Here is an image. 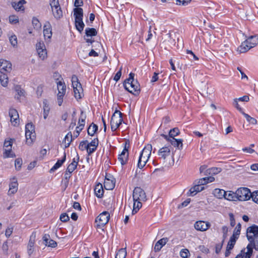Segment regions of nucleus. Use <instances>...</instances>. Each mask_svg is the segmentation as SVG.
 <instances>
[{
  "label": "nucleus",
  "instance_id": "obj_1",
  "mask_svg": "<svg viewBox=\"0 0 258 258\" xmlns=\"http://www.w3.org/2000/svg\"><path fill=\"white\" fill-rule=\"evenodd\" d=\"M25 137L26 144L28 145H31L35 140V126L32 122L25 125Z\"/></svg>",
  "mask_w": 258,
  "mask_h": 258
},
{
  "label": "nucleus",
  "instance_id": "obj_2",
  "mask_svg": "<svg viewBox=\"0 0 258 258\" xmlns=\"http://www.w3.org/2000/svg\"><path fill=\"white\" fill-rule=\"evenodd\" d=\"M236 199L240 201H245L251 198L252 193L247 187H240L235 191Z\"/></svg>",
  "mask_w": 258,
  "mask_h": 258
},
{
  "label": "nucleus",
  "instance_id": "obj_3",
  "mask_svg": "<svg viewBox=\"0 0 258 258\" xmlns=\"http://www.w3.org/2000/svg\"><path fill=\"white\" fill-rule=\"evenodd\" d=\"M249 236L252 238L254 242L258 244V226L253 224L247 228L246 237L247 239ZM256 247L258 248V245Z\"/></svg>",
  "mask_w": 258,
  "mask_h": 258
},
{
  "label": "nucleus",
  "instance_id": "obj_4",
  "mask_svg": "<svg viewBox=\"0 0 258 258\" xmlns=\"http://www.w3.org/2000/svg\"><path fill=\"white\" fill-rule=\"evenodd\" d=\"M134 202L142 201H145L147 200L146 195L144 190L140 187H136L134 188L133 193Z\"/></svg>",
  "mask_w": 258,
  "mask_h": 258
},
{
  "label": "nucleus",
  "instance_id": "obj_5",
  "mask_svg": "<svg viewBox=\"0 0 258 258\" xmlns=\"http://www.w3.org/2000/svg\"><path fill=\"white\" fill-rule=\"evenodd\" d=\"M110 214L108 212L104 211L101 213L96 219V222L98 223L97 227H103L109 221Z\"/></svg>",
  "mask_w": 258,
  "mask_h": 258
},
{
  "label": "nucleus",
  "instance_id": "obj_6",
  "mask_svg": "<svg viewBox=\"0 0 258 258\" xmlns=\"http://www.w3.org/2000/svg\"><path fill=\"white\" fill-rule=\"evenodd\" d=\"M12 70L11 63L5 59H0V72L1 73H10Z\"/></svg>",
  "mask_w": 258,
  "mask_h": 258
},
{
  "label": "nucleus",
  "instance_id": "obj_7",
  "mask_svg": "<svg viewBox=\"0 0 258 258\" xmlns=\"http://www.w3.org/2000/svg\"><path fill=\"white\" fill-rule=\"evenodd\" d=\"M11 121L14 126H17L19 121V116L17 110L14 108H10L9 112Z\"/></svg>",
  "mask_w": 258,
  "mask_h": 258
},
{
  "label": "nucleus",
  "instance_id": "obj_8",
  "mask_svg": "<svg viewBox=\"0 0 258 258\" xmlns=\"http://www.w3.org/2000/svg\"><path fill=\"white\" fill-rule=\"evenodd\" d=\"M194 226L197 230L205 231L210 227L211 224L209 222L199 221L195 223Z\"/></svg>",
  "mask_w": 258,
  "mask_h": 258
},
{
  "label": "nucleus",
  "instance_id": "obj_9",
  "mask_svg": "<svg viewBox=\"0 0 258 258\" xmlns=\"http://www.w3.org/2000/svg\"><path fill=\"white\" fill-rule=\"evenodd\" d=\"M122 115L123 113L120 111L116 110L111 116V123L114 122L120 125L123 121Z\"/></svg>",
  "mask_w": 258,
  "mask_h": 258
},
{
  "label": "nucleus",
  "instance_id": "obj_10",
  "mask_svg": "<svg viewBox=\"0 0 258 258\" xmlns=\"http://www.w3.org/2000/svg\"><path fill=\"white\" fill-rule=\"evenodd\" d=\"M162 136L164 137L167 141H168L172 145L175 147L178 148L179 149L182 148V140L181 139H175L174 138L169 139L167 136L162 134Z\"/></svg>",
  "mask_w": 258,
  "mask_h": 258
},
{
  "label": "nucleus",
  "instance_id": "obj_11",
  "mask_svg": "<svg viewBox=\"0 0 258 258\" xmlns=\"http://www.w3.org/2000/svg\"><path fill=\"white\" fill-rule=\"evenodd\" d=\"M130 86L131 88V90L129 89L128 92L134 94L135 96H138L140 93V84L138 82L137 80H136L135 82H131L130 84Z\"/></svg>",
  "mask_w": 258,
  "mask_h": 258
},
{
  "label": "nucleus",
  "instance_id": "obj_12",
  "mask_svg": "<svg viewBox=\"0 0 258 258\" xmlns=\"http://www.w3.org/2000/svg\"><path fill=\"white\" fill-rule=\"evenodd\" d=\"M128 158V149L126 146L122 150L120 154L119 155L118 160L120 161L121 165L126 164Z\"/></svg>",
  "mask_w": 258,
  "mask_h": 258
},
{
  "label": "nucleus",
  "instance_id": "obj_13",
  "mask_svg": "<svg viewBox=\"0 0 258 258\" xmlns=\"http://www.w3.org/2000/svg\"><path fill=\"white\" fill-rule=\"evenodd\" d=\"M43 240L46 246L51 247H55L57 246L56 242L50 239V235L49 234H44L43 236Z\"/></svg>",
  "mask_w": 258,
  "mask_h": 258
},
{
  "label": "nucleus",
  "instance_id": "obj_14",
  "mask_svg": "<svg viewBox=\"0 0 258 258\" xmlns=\"http://www.w3.org/2000/svg\"><path fill=\"white\" fill-rule=\"evenodd\" d=\"M168 240L169 239L167 237H164L159 240L155 245L154 250L155 252L160 251L162 247L168 241Z\"/></svg>",
  "mask_w": 258,
  "mask_h": 258
},
{
  "label": "nucleus",
  "instance_id": "obj_15",
  "mask_svg": "<svg viewBox=\"0 0 258 258\" xmlns=\"http://www.w3.org/2000/svg\"><path fill=\"white\" fill-rule=\"evenodd\" d=\"M79 160V156L77 154V158H74L72 162L69 165L67 168V172L72 173L77 168Z\"/></svg>",
  "mask_w": 258,
  "mask_h": 258
},
{
  "label": "nucleus",
  "instance_id": "obj_16",
  "mask_svg": "<svg viewBox=\"0 0 258 258\" xmlns=\"http://www.w3.org/2000/svg\"><path fill=\"white\" fill-rule=\"evenodd\" d=\"M13 181L9 185V194H14L18 190V183L16 177L13 178Z\"/></svg>",
  "mask_w": 258,
  "mask_h": 258
},
{
  "label": "nucleus",
  "instance_id": "obj_17",
  "mask_svg": "<svg viewBox=\"0 0 258 258\" xmlns=\"http://www.w3.org/2000/svg\"><path fill=\"white\" fill-rule=\"evenodd\" d=\"M152 150V145L150 144H148L144 147L142 152L141 153L140 156H141V158H142L143 156L149 159L151 155Z\"/></svg>",
  "mask_w": 258,
  "mask_h": 258
},
{
  "label": "nucleus",
  "instance_id": "obj_18",
  "mask_svg": "<svg viewBox=\"0 0 258 258\" xmlns=\"http://www.w3.org/2000/svg\"><path fill=\"white\" fill-rule=\"evenodd\" d=\"M43 34L45 38L47 37L48 39H50L51 38V28L50 24L49 22H47L44 26Z\"/></svg>",
  "mask_w": 258,
  "mask_h": 258
},
{
  "label": "nucleus",
  "instance_id": "obj_19",
  "mask_svg": "<svg viewBox=\"0 0 258 258\" xmlns=\"http://www.w3.org/2000/svg\"><path fill=\"white\" fill-rule=\"evenodd\" d=\"M35 237V235L33 236V234H32L30 236V240L28 244L27 252L29 256H31L34 251Z\"/></svg>",
  "mask_w": 258,
  "mask_h": 258
},
{
  "label": "nucleus",
  "instance_id": "obj_20",
  "mask_svg": "<svg viewBox=\"0 0 258 258\" xmlns=\"http://www.w3.org/2000/svg\"><path fill=\"white\" fill-rule=\"evenodd\" d=\"M66 160V153L65 151L63 153V156L61 159L58 160L54 165L50 169L49 172H54L55 170L59 168Z\"/></svg>",
  "mask_w": 258,
  "mask_h": 258
},
{
  "label": "nucleus",
  "instance_id": "obj_21",
  "mask_svg": "<svg viewBox=\"0 0 258 258\" xmlns=\"http://www.w3.org/2000/svg\"><path fill=\"white\" fill-rule=\"evenodd\" d=\"M115 186V181L113 179H110L107 177H105L104 182V187L107 190H111Z\"/></svg>",
  "mask_w": 258,
  "mask_h": 258
},
{
  "label": "nucleus",
  "instance_id": "obj_22",
  "mask_svg": "<svg viewBox=\"0 0 258 258\" xmlns=\"http://www.w3.org/2000/svg\"><path fill=\"white\" fill-rule=\"evenodd\" d=\"M74 89V97L76 99H80L83 94V88L82 85H78V86L73 87Z\"/></svg>",
  "mask_w": 258,
  "mask_h": 258
},
{
  "label": "nucleus",
  "instance_id": "obj_23",
  "mask_svg": "<svg viewBox=\"0 0 258 258\" xmlns=\"http://www.w3.org/2000/svg\"><path fill=\"white\" fill-rule=\"evenodd\" d=\"M246 41L247 42L249 46H251V48L255 47L258 44V35L249 36Z\"/></svg>",
  "mask_w": 258,
  "mask_h": 258
},
{
  "label": "nucleus",
  "instance_id": "obj_24",
  "mask_svg": "<svg viewBox=\"0 0 258 258\" xmlns=\"http://www.w3.org/2000/svg\"><path fill=\"white\" fill-rule=\"evenodd\" d=\"M170 154V150L169 147H164L161 148L158 151L159 156L163 159H165L166 157L169 156Z\"/></svg>",
  "mask_w": 258,
  "mask_h": 258
},
{
  "label": "nucleus",
  "instance_id": "obj_25",
  "mask_svg": "<svg viewBox=\"0 0 258 258\" xmlns=\"http://www.w3.org/2000/svg\"><path fill=\"white\" fill-rule=\"evenodd\" d=\"M74 16L75 20L83 19V10L81 8H75L74 9Z\"/></svg>",
  "mask_w": 258,
  "mask_h": 258
},
{
  "label": "nucleus",
  "instance_id": "obj_26",
  "mask_svg": "<svg viewBox=\"0 0 258 258\" xmlns=\"http://www.w3.org/2000/svg\"><path fill=\"white\" fill-rule=\"evenodd\" d=\"M94 192L96 197L101 198L103 197L104 190L102 185L101 183H98L96 185L94 188Z\"/></svg>",
  "mask_w": 258,
  "mask_h": 258
},
{
  "label": "nucleus",
  "instance_id": "obj_27",
  "mask_svg": "<svg viewBox=\"0 0 258 258\" xmlns=\"http://www.w3.org/2000/svg\"><path fill=\"white\" fill-rule=\"evenodd\" d=\"M250 48H251V46H249L247 43V42L245 40L241 43L240 46L238 47V51H239L240 53H245Z\"/></svg>",
  "mask_w": 258,
  "mask_h": 258
},
{
  "label": "nucleus",
  "instance_id": "obj_28",
  "mask_svg": "<svg viewBox=\"0 0 258 258\" xmlns=\"http://www.w3.org/2000/svg\"><path fill=\"white\" fill-rule=\"evenodd\" d=\"M43 117L44 119H46L49 114L50 108L49 107V104L48 103V101L46 99L43 100Z\"/></svg>",
  "mask_w": 258,
  "mask_h": 258
},
{
  "label": "nucleus",
  "instance_id": "obj_29",
  "mask_svg": "<svg viewBox=\"0 0 258 258\" xmlns=\"http://www.w3.org/2000/svg\"><path fill=\"white\" fill-rule=\"evenodd\" d=\"M75 27L76 29L80 33L84 30L85 24L83 19L75 20Z\"/></svg>",
  "mask_w": 258,
  "mask_h": 258
},
{
  "label": "nucleus",
  "instance_id": "obj_30",
  "mask_svg": "<svg viewBox=\"0 0 258 258\" xmlns=\"http://www.w3.org/2000/svg\"><path fill=\"white\" fill-rule=\"evenodd\" d=\"M221 171V168H216V167H213L209 169H208L205 171V175H215L216 174H218V173L220 172Z\"/></svg>",
  "mask_w": 258,
  "mask_h": 258
},
{
  "label": "nucleus",
  "instance_id": "obj_31",
  "mask_svg": "<svg viewBox=\"0 0 258 258\" xmlns=\"http://www.w3.org/2000/svg\"><path fill=\"white\" fill-rule=\"evenodd\" d=\"M223 198L229 201H236L237 200L235 192H234L231 191H230L228 193L225 191L224 197H223Z\"/></svg>",
  "mask_w": 258,
  "mask_h": 258
},
{
  "label": "nucleus",
  "instance_id": "obj_32",
  "mask_svg": "<svg viewBox=\"0 0 258 258\" xmlns=\"http://www.w3.org/2000/svg\"><path fill=\"white\" fill-rule=\"evenodd\" d=\"M97 34V30L93 28H87L85 29V36L92 37L96 36Z\"/></svg>",
  "mask_w": 258,
  "mask_h": 258
},
{
  "label": "nucleus",
  "instance_id": "obj_33",
  "mask_svg": "<svg viewBox=\"0 0 258 258\" xmlns=\"http://www.w3.org/2000/svg\"><path fill=\"white\" fill-rule=\"evenodd\" d=\"M97 130L98 126L94 123H92L88 128L87 133L89 135L93 136Z\"/></svg>",
  "mask_w": 258,
  "mask_h": 258
},
{
  "label": "nucleus",
  "instance_id": "obj_34",
  "mask_svg": "<svg viewBox=\"0 0 258 258\" xmlns=\"http://www.w3.org/2000/svg\"><path fill=\"white\" fill-rule=\"evenodd\" d=\"M52 13L54 17L56 19H59L62 17V12L60 7H57L53 9Z\"/></svg>",
  "mask_w": 258,
  "mask_h": 258
},
{
  "label": "nucleus",
  "instance_id": "obj_35",
  "mask_svg": "<svg viewBox=\"0 0 258 258\" xmlns=\"http://www.w3.org/2000/svg\"><path fill=\"white\" fill-rule=\"evenodd\" d=\"M225 190L219 188H216L214 190L213 194L215 197L218 199H222L224 197Z\"/></svg>",
  "mask_w": 258,
  "mask_h": 258
},
{
  "label": "nucleus",
  "instance_id": "obj_36",
  "mask_svg": "<svg viewBox=\"0 0 258 258\" xmlns=\"http://www.w3.org/2000/svg\"><path fill=\"white\" fill-rule=\"evenodd\" d=\"M148 158L145 157L139 156L138 162V167L140 169H142L146 165L147 162L148 160Z\"/></svg>",
  "mask_w": 258,
  "mask_h": 258
},
{
  "label": "nucleus",
  "instance_id": "obj_37",
  "mask_svg": "<svg viewBox=\"0 0 258 258\" xmlns=\"http://www.w3.org/2000/svg\"><path fill=\"white\" fill-rule=\"evenodd\" d=\"M200 185H199L198 183L196 182V184L195 186L192 187L189 190V194H188V196H195L197 193L200 191V190L199 189V187Z\"/></svg>",
  "mask_w": 258,
  "mask_h": 258
},
{
  "label": "nucleus",
  "instance_id": "obj_38",
  "mask_svg": "<svg viewBox=\"0 0 258 258\" xmlns=\"http://www.w3.org/2000/svg\"><path fill=\"white\" fill-rule=\"evenodd\" d=\"M0 81L1 84L4 87H6L8 83V77L7 73H1L0 75Z\"/></svg>",
  "mask_w": 258,
  "mask_h": 258
},
{
  "label": "nucleus",
  "instance_id": "obj_39",
  "mask_svg": "<svg viewBox=\"0 0 258 258\" xmlns=\"http://www.w3.org/2000/svg\"><path fill=\"white\" fill-rule=\"evenodd\" d=\"M73 141V136L71 132H69L64 138L65 148H68Z\"/></svg>",
  "mask_w": 258,
  "mask_h": 258
},
{
  "label": "nucleus",
  "instance_id": "obj_40",
  "mask_svg": "<svg viewBox=\"0 0 258 258\" xmlns=\"http://www.w3.org/2000/svg\"><path fill=\"white\" fill-rule=\"evenodd\" d=\"M238 237H235L234 236H231L229 241L228 242L227 247L229 249H232L235 244Z\"/></svg>",
  "mask_w": 258,
  "mask_h": 258
},
{
  "label": "nucleus",
  "instance_id": "obj_41",
  "mask_svg": "<svg viewBox=\"0 0 258 258\" xmlns=\"http://www.w3.org/2000/svg\"><path fill=\"white\" fill-rule=\"evenodd\" d=\"M126 256V251L125 248H120L117 252L115 258H125Z\"/></svg>",
  "mask_w": 258,
  "mask_h": 258
},
{
  "label": "nucleus",
  "instance_id": "obj_42",
  "mask_svg": "<svg viewBox=\"0 0 258 258\" xmlns=\"http://www.w3.org/2000/svg\"><path fill=\"white\" fill-rule=\"evenodd\" d=\"M32 23L34 28L36 30H39L41 28V24L39 21L36 17H33L32 20Z\"/></svg>",
  "mask_w": 258,
  "mask_h": 258
},
{
  "label": "nucleus",
  "instance_id": "obj_43",
  "mask_svg": "<svg viewBox=\"0 0 258 258\" xmlns=\"http://www.w3.org/2000/svg\"><path fill=\"white\" fill-rule=\"evenodd\" d=\"M57 85L58 92H62L63 94H65L66 91V86L64 83L61 81H59L58 82H57Z\"/></svg>",
  "mask_w": 258,
  "mask_h": 258
},
{
  "label": "nucleus",
  "instance_id": "obj_44",
  "mask_svg": "<svg viewBox=\"0 0 258 258\" xmlns=\"http://www.w3.org/2000/svg\"><path fill=\"white\" fill-rule=\"evenodd\" d=\"M180 133L179 130L177 127L173 128L171 130L169 133V139L174 138V137L178 135Z\"/></svg>",
  "mask_w": 258,
  "mask_h": 258
},
{
  "label": "nucleus",
  "instance_id": "obj_45",
  "mask_svg": "<svg viewBox=\"0 0 258 258\" xmlns=\"http://www.w3.org/2000/svg\"><path fill=\"white\" fill-rule=\"evenodd\" d=\"M15 91L17 93L18 96H15L17 99H19V97L24 95V90L22 89L20 86H16L15 87Z\"/></svg>",
  "mask_w": 258,
  "mask_h": 258
},
{
  "label": "nucleus",
  "instance_id": "obj_46",
  "mask_svg": "<svg viewBox=\"0 0 258 258\" xmlns=\"http://www.w3.org/2000/svg\"><path fill=\"white\" fill-rule=\"evenodd\" d=\"M37 52H38V54L39 57L42 59L43 60L46 58V55H47V52H46V49L45 47L43 48L42 49L38 50Z\"/></svg>",
  "mask_w": 258,
  "mask_h": 258
},
{
  "label": "nucleus",
  "instance_id": "obj_47",
  "mask_svg": "<svg viewBox=\"0 0 258 258\" xmlns=\"http://www.w3.org/2000/svg\"><path fill=\"white\" fill-rule=\"evenodd\" d=\"M241 227V224L239 223L236 226V227L234 230L233 235L232 236H234L235 237L238 238V236L240 233Z\"/></svg>",
  "mask_w": 258,
  "mask_h": 258
},
{
  "label": "nucleus",
  "instance_id": "obj_48",
  "mask_svg": "<svg viewBox=\"0 0 258 258\" xmlns=\"http://www.w3.org/2000/svg\"><path fill=\"white\" fill-rule=\"evenodd\" d=\"M88 141H82L79 146V148L81 151H84V150H87V148H89V146L87 145Z\"/></svg>",
  "mask_w": 258,
  "mask_h": 258
},
{
  "label": "nucleus",
  "instance_id": "obj_49",
  "mask_svg": "<svg viewBox=\"0 0 258 258\" xmlns=\"http://www.w3.org/2000/svg\"><path fill=\"white\" fill-rule=\"evenodd\" d=\"M22 165V159L18 158L15 160V165L17 170H20Z\"/></svg>",
  "mask_w": 258,
  "mask_h": 258
},
{
  "label": "nucleus",
  "instance_id": "obj_50",
  "mask_svg": "<svg viewBox=\"0 0 258 258\" xmlns=\"http://www.w3.org/2000/svg\"><path fill=\"white\" fill-rule=\"evenodd\" d=\"M72 82L73 87L78 86V85H81V84L79 82L78 77L75 75H73L72 77Z\"/></svg>",
  "mask_w": 258,
  "mask_h": 258
},
{
  "label": "nucleus",
  "instance_id": "obj_51",
  "mask_svg": "<svg viewBox=\"0 0 258 258\" xmlns=\"http://www.w3.org/2000/svg\"><path fill=\"white\" fill-rule=\"evenodd\" d=\"M9 40L13 46L15 47L17 45V38L15 35L11 36L9 38Z\"/></svg>",
  "mask_w": 258,
  "mask_h": 258
},
{
  "label": "nucleus",
  "instance_id": "obj_52",
  "mask_svg": "<svg viewBox=\"0 0 258 258\" xmlns=\"http://www.w3.org/2000/svg\"><path fill=\"white\" fill-rule=\"evenodd\" d=\"M65 94H63L62 92H60L57 94V102L59 106H61L63 102V97Z\"/></svg>",
  "mask_w": 258,
  "mask_h": 258
},
{
  "label": "nucleus",
  "instance_id": "obj_53",
  "mask_svg": "<svg viewBox=\"0 0 258 258\" xmlns=\"http://www.w3.org/2000/svg\"><path fill=\"white\" fill-rule=\"evenodd\" d=\"M189 251L187 249H182L180 252V256L183 258H187L189 255Z\"/></svg>",
  "mask_w": 258,
  "mask_h": 258
},
{
  "label": "nucleus",
  "instance_id": "obj_54",
  "mask_svg": "<svg viewBox=\"0 0 258 258\" xmlns=\"http://www.w3.org/2000/svg\"><path fill=\"white\" fill-rule=\"evenodd\" d=\"M50 5L51 7L52 11H53V9L56 7H60L58 0H50Z\"/></svg>",
  "mask_w": 258,
  "mask_h": 258
},
{
  "label": "nucleus",
  "instance_id": "obj_55",
  "mask_svg": "<svg viewBox=\"0 0 258 258\" xmlns=\"http://www.w3.org/2000/svg\"><path fill=\"white\" fill-rule=\"evenodd\" d=\"M98 144L99 141L98 138H95L94 140H93L90 143H87V145H88L89 147L97 148Z\"/></svg>",
  "mask_w": 258,
  "mask_h": 258
},
{
  "label": "nucleus",
  "instance_id": "obj_56",
  "mask_svg": "<svg viewBox=\"0 0 258 258\" xmlns=\"http://www.w3.org/2000/svg\"><path fill=\"white\" fill-rule=\"evenodd\" d=\"M191 0H176L177 5L186 6L191 2Z\"/></svg>",
  "mask_w": 258,
  "mask_h": 258
},
{
  "label": "nucleus",
  "instance_id": "obj_57",
  "mask_svg": "<svg viewBox=\"0 0 258 258\" xmlns=\"http://www.w3.org/2000/svg\"><path fill=\"white\" fill-rule=\"evenodd\" d=\"M12 5L13 7L16 11H19L24 10V8L23 6H21V5H19V2H18L17 3H14Z\"/></svg>",
  "mask_w": 258,
  "mask_h": 258
},
{
  "label": "nucleus",
  "instance_id": "obj_58",
  "mask_svg": "<svg viewBox=\"0 0 258 258\" xmlns=\"http://www.w3.org/2000/svg\"><path fill=\"white\" fill-rule=\"evenodd\" d=\"M60 220L63 222H66L70 220V217L66 213H62L60 216Z\"/></svg>",
  "mask_w": 258,
  "mask_h": 258
},
{
  "label": "nucleus",
  "instance_id": "obj_59",
  "mask_svg": "<svg viewBox=\"0 0 258 258\" xmlns=\"http://www.w3.org/2000/svg\"><path fill=\"white\" fill-rule=\"evenodd\" d=\"M9 22L11 24H16L19 22V20L17 17L12 15L9 17Z\"/></svg>",
  "mask_w": 258,
  "mask_h": 258
},
{
  "label": "nucleus",
  "instance_id": "obj_60",
  "mask_svg": "<svg viewBox=\"0 0 258 258\" xmlns=\"http://www.w3.org/2000/svg\"><path fill=\"white\" fill-rule=\"evenodd\" d=\"M195 182H197L200 185H204L208 183V181H207L206 177H204L199 179L198 181H195Z\"/></svg>",
  "mask_w": 258,
  "mask_h": 258
},
{
  "label": "nucleus",
  "instance_id": "obj_61",
  "mask_svg": "<svg viewBox=\"0 0 258 258\" xmlns=\"http://www.w3.org/2000/svg\"><path fill=\"white\" fill-rule=\"evenodd\" d=\"M251 198L254 202L258 204V190L253 191L252 193Z\"/></svg>",
  "mask_w": 258,
  "mask_h": 258
},
{
  "label": "nucleus",
  "instance_id": "obj_62",
  "mask_svg": "<svg viewBox=\"0 0 258 258\" xmlns=\"http://www.w3.org/2000/svg\"><path fill=\"white\" fill-rule=\"evenodd\" d=\"M121 70L122 67L120 68L119 70L116 73L115 76L114 77L113 80L116 82H117L120 78L121 76Z\"/></svg>",
  "mask_w": 258,
  "mask_h": 258
},
{
  "label": "nucleus",
  "instance_id": "obj_63",
  "mask_svg": "<svg viewBox=\"0 0 258 258\" xmlns=\"http://www.w3.org/2000/svg\"><path fill=\"white\" fill-rule=\"evenodd\" d=\"M131 82H132V80L128 78L125 79V81H124L123 86H124V89L126 91H129V87H128V85H130V84L131 83Z\"/></svg>",
  "mask_w": 258,
  "mask_h": 258
},
{
  "label": "nucleus",
  "instance_id": "obj_64",
  "mask_svg": "<svg viewBox=\"0 0 258 258\" xmlns=\"http://www.w3.org/2000/svg\"><path fill=\"white\" fill-rule=\"evenodd\" d=\"M190 202V199H187L185 201H184L183 202L181 203L180 205H178V208L179 209L182 208L183 207L187 206L189 203Z\"/></svg>",
  "mask_w": 258,
  "mask_h": 258
}]
</instances>
